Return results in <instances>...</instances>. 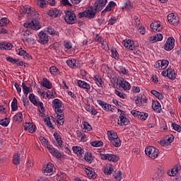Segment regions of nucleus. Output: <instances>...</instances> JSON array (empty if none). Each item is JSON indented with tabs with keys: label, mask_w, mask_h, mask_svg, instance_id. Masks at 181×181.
I'll use <instances>...</instances> for the list:
<instances>
[{
	"label": "nucleus",
	"mask_w": 181,
	"mask_h": 181,
	"mask_svg": "<svg viewBox=\"0 0 181 181\" xmlns=\"http://www.w3.org/2000/svg\"><path fill=\"white\" fill-rule=\"evenodd\" d=\"M26 16L28 19H35L39 16V13L34 8L28 6H23L20 9L19 18Z\"/></svg>",
	"instance_id": "1"
},
{
	"label": "nucleus",
	"mask_w": 181,
	"mask_h": 181,
	"mask_svg": "<svg viewBox=\"0 0 181 181\" xmlns=\"http://www.w3.org/2000/svg\"><path fill=\"white\" fill-rule=\"evenodd\" d=\"M145 152L151 159H156L159 156V150L153 146H148L146 148Z\"/></svg>",
	"instance_id": "2"
},
{
	"label": "nucleus",
	"mask_w": 181,
	"mask_h": 181,
	"mask_svg": "<svg viewBox=\"0 0 181 181\" xmlns=\"http://www.w3.org/2000/svg\"><path fill=\"white\" fill-rule=\"evenodd\" d=\"M64 21L68 25H73L77 21L76 14L73 11H67L65 13Z\"/></svg>",
	"instance_id": "3"
},
{
	"label": "nucleus",
	"mask_w": 181,
	"mask_h": 181,
	"mask_svg": "<svg viewBox=\"0 0 181 181\" xmlns=\"http://www.w3.org/2000/svg\"><path fill=\"white\" fill-rule=\"evenodd\" d=\"M78 18H88L89 19H93L95 18V12L94 11V7L91 6L88 10L79 13L78 14Z\"/></svg>",
	"instance_id": "4"
},
{
	"label": "nucleus",
	"mask_w": 181,
	"mask_h": 181,
	"mask_svg": "<svg viewBox=\"0 0 181 181\" xmlns=\"http://www.w3.org/2000/svg\"><path fill=\"white\" fill-rule=\"evenodd\" d=\"M32 18L30 22L24 23V28L26 29L30 28V29H34V30H39L40 29V24L36 20Z\"/></svg>",
	"instance_id": "5"
},
{
	"label": "nucleus",
	"mask_w": 181,
	"mask_h": 181,
	"mask_svg": "<svg viewBox=\"0 0 181 181\" xmlns=\"http://www.w3.org/2000/svg\"><path fill=\"white\" fill-rule=\"evenodd\" d=\"M23 40L25 43H32L35 39L32 37V33L26 28L25 30H23Z\"/></svg>",
	"instance_id": "6"
},
{
	"label": "nucleus",
	"mask_w": 181,
	"mask_h": 181,
	"mask_svg": "<svg viewBox=\"0 0 181 181\" xmlns=\"http://www.w3.org/2000/svg\"><path fill=\"white\" fill-rule=\"evenodd\" d=\"M117 86H119V88L120 89L122 88L126 91H128V90H131V84H129L124 78L117 79Z\"/></svg>",
	"instance_id": "7"
},
{
	"label": "nucleus",
	"mask_w": 181,
	"mask_h": 181,
	"mask_svg": "<svg viewBox=\"0 0 181 181\" xmlns=\"http://www.w3.org/2000/svg\"><path fill=\"white\" fill-rule=\"evenodd\" d=\"M100 158L103 160H107L110 162H118L119 157L114 154H103L100 153Z\"/></svg>",
	"instance_id": "8"
},
{
	"label": "nucleus",
	"mask_w": 181,
	"mask_h": 181,
	"mask_svg": "<svg viewBox=\"0 0 181 181\" xmlns=\"http://www.w3.org/2000/svg\"><path fill=\"white\" fill-rule=\"evenodd\" d=\"M156 69L158 70H165L168 66H169V61L168 60H158L155 64Z\"/></svg>",
	"instance_id": "9"
},
{
	"label": "nucleus",
	"mask_w": 181,
	"mask_h": 181,
	"mask_svg": "<svg viewBox=\"0 0 181 181\" xmlns=\"http://www.w3.org/2000/svg\"><path fill=\"white\" fill-rule=\"evenodd\" d=\"M38 37V42L41 45H46L47 42H49V36H47V34H46V33H43V31L39 33Z\"/></svg>",
	"instance_id": "10"
},
{
	"label": "nucleus",
	"mask_w": 181,
	"mask_h": 181,
	"mask_svg": "<svg viewBox=\"0 0 181 181\" xmlns=\"http://www.w3.org/2000/svg\"><path fill=\"white\" fill-rule=\"evenodd\" d=\"M168 21L171 25H178L180 20L179 16L175 15L173 13L168 14Z\"/></svg>",
	"instance_id": "11"
},
{
	"label": "nucleus",
	"mask_w": 181,
	"mask_h": 181,
	"mask_svg": "<svg viewBox=\"0 0 181 181\" xmlns=\"http://www.w3.org/2000/svg\"><path fill=\"white\" fill-rule=\"evenodd\" d=\"M175 47V38L168 37L164 46L165 50H172Z\"/></svg>",
	"instance_id": "12"
},
{
	"label": "nucleus",
	"mask_w": 181,
	"mask_h": 181,
	"mask_svg": "<svg viewBox=\"0 0 181 181\" xmlns=\"http://www.w3.org/2000/svg\"><path fill=\"white\" fill-rule=\"evenodd\" d=\"M107 5V0H98L95 2V12H100Z\"/></svg>",
	"instance_id": "13"
},
{
	"label": "nucleus",
	"mask_w": 181,
	"mask_h": 181,
	"mask_svg": "<svg viewBox=\"0 0 181 181\" xmlns=\"http://www.w3.org/2000/svg\"><path fill=\"white\" fill-rule=\"evenodd\" d=\"M132 115L134 117H137L139 119H142L143 121H145L146 118H148V113L141 112L139 111L132 110L131 112Z\"/></svg>",
	"instance_id": "14"
},
{
	"label": "nucleus",
	"mask_w": 181,
	"mask_h": 181,
	"mask_svg": "<svg viewBox=\"0 0 181 181\" xmlns=\"http://www.w3.org/2000/svg\"><path fill=\"white\" fill-rule=\"evenodd\" d=\"M122 45L126 47V49H129V50H134L135 49V46H134V41L131 40H125L122 42Z\"/></svg>",
	"instance_id": "15"
},
{
	"label": "nucleus",
	"mask_w": 181,
	"mask_h": 181,
	"mask_svg": "<svg viewBox=\"0 0 181 181\" xmlns=\"http://www.w3.org/2000/svg\"><path fill=\"white\" fill-rule=\"evenodd\" d=\"M42 170L44 175H45L46 176L50 175V173L53 172V164H52V163H49L46 167H44L42 168Z\"/></svg>",
	"instance_id": "16"
},
{
	"label": "nucleus",
	"mask_w": 181,
	"mask_h": 181,
	"mask_svg": "<svg viewBox=\"0 0 181 181\" xmlns=\"http://www.w3.org/2000/svg\"><path fill=\"white\" fill-rule=\"evenodd\" d=\"M24 129L25 131H28L30 134H33V132H35L36 130V126H35L33 124L25 123L24 125Z\"/></svg>",
	"instance_id": "17"
},
{
	"label": "nucleus",
	"mask_w": 181,
	"mask_h": 181,
	"mask_svg": "<svg viewBox=\"0 0 181 181\" xmlns=\"http://www.w3.org/2000/svg\"><path fill=\"white\" fill-rule=\"evenodd\" d=\"M47 148L49 149V152H50L53 156H55V158H62L63 155H62V153L59 152L57 149L49 146H47Z\"/></svg>",
	"instance_id": "18"
},
{
	"label": "nucleus",
	"mask_w": 181,
	"mask_h": 181,
	"mask_svg": "<svg viewBox=\"0 0 181 181\" xmlns=\"http://www.w3.org/2000/svg\"><path fill=\"white\" fill-rule=\"evenodd\" d=\"M48 15L52 18H57V16H60V15H62V11L57 8H54L49 11Z\"/></svg>",
	"instance_id": "19"
},
{
	"label": "nucleus",
	"mask_w": 181,
	"mask_h": 181,
	"mask_svg": "<svg viewBox=\"0 0 181 181\" xmlns=\"http://www.w3.org/2000/svg\"><path fill=\"white\" fill-rule=\"evenodd\" d=\"M151 28L153 32H160L162 30V27H160V23H158V21H154L151 24Z\"/></svg>",
	"instance_id": "20"
},
{
	"label": "nucleus",
	"mask_w": 181,
	"mask_h": 181,
	"mask_svg": "<svg viewBox=\"0 0 181 181\" xmlns=\"http://www.w3.org/2000/svg\"><path fill=\"white\" fill-rule=\"evenodd\" d=\"M86 173L89 179H94V177H95V171H94V168L90 167L86 168Z\"/></svg>",
	"instance_id": "21"
},
{
	"label": "nucleus",
	"mask_w": 181,
	"mask_h": 181,
	"mask_svg": "<svg viewBox=\"0 0 181 181\" xmlns=\"http://www.w3.org/2000/svg\"><path fill=\"white\" fill-rule=\"evenodd\" d=\"M103 172L105 175H111L114 172V168L112 164H106L103 168Z\"/></svg>",
	"instance_id": "22"
},
{
	"label": "nucleus",
	"mask_w": 181,
	"mask_h": 181,
	"mask_svg": "<svg viewBox=\"0 0 181 181\" xmlns=\"http://www.w3.org/2000/svg\"><path fill=\"white\" fill-rule=\"evenodd\" d=\"M162 39H163V35H162V34L160 33L156 34V35H153L149 37L150 42H160Z\"/></svg>",
	"instance_id": "23"
},
{
	"label": "nucleus",
	"mask_w": 181,
	"mask_h": 181,
	"mask_svg": "<svg viewBox=\"0 0 181 181\" xmlns=\"http://www.w3.org/2000/svg\"><path fill=\"white\" fill-rule=\"evenodd\" d=\"M98 103L100 107L105 110V111H110L111 110V105L103 101V100H98Z\"/></svg>",
	"instance_id": "24"
},
{
	"label": "nucleus",
	"mask_w": 181,
	"mask_h": 181,
	"mask_svg": "<svg viewBox=\"0 0 181 181\" xmlns=\"http://www.w3.org/2000/svg\"><path fill=\"white\" fill-rule=\"evenodd\" d=\"M152 108L156 112H160V111H162V106H160V103L158 101H153Z\"/></svg>",
	"instance_id": "25"
},
{
	"label": "nucleus",
	"mask_w": 181,
	"mask_h": 181,
	"mask_svg": "<svg viewBox=\"0 0 181 181\" xmlns=\"http://www.w3.org/2000/svg\"><path fill=\"white\" fill-rule=\"evenodd\" d=\"M120 123L119 125H128L129 124V120L125 117V115L121 114L119 116Z\"/></svg>",
	"instance_id": "26"
},
{
	"label": "nucleus",
	"mask_w": 181,
	"mask_h": 181,
	"mask_svg": "<svg viewBox=\"0 0 181 181\" xmlns=\"http://www.w3.org/2000/svg\"><path fill=\"white\" fill-rule=\"evenodd\" d=\"M42 87H45V88H48V90H50L52 88V83H50V81L47 80V78H43Z\"/></svg>",
	"instance_id": "27"
},
{
	"label": "nucleus",
	"mask_w": 181,
	"mask_h": 181,
	"mask_svg": "<svg viewBox=\"0 0 181 181\" xmlns=\"http://www.w3.org/2000/svg\"><path fill=\"white\" fill-rule=\"evenodd\" d=\"M1 50H11L12 49V44L4 42L3 44H0Z\"/></svg>",
	"instance_id": "28"
},
{
	"label": "nucleus",
	"mask_w": 181,
	"mask_h": 181,
	"mask_svg": "<svg viewBox=\"0 0 181 181\" xmlns=\"http://www.w3.org/2000/svg\"><path fill=\"white\" fill-rule=\"evenodd\" d=\"M95 40L96 42H101L103 49H104L105 50H108V47H105V46H108V44H107V42H102L101 40H103V38L97 35L95 38Z\"/></svg>",
	"instance_id": "29"
},
{
	"label": "nucleus",
	"mask_w": 181,
	"mask_h": 181,
	"mask_svg": "<svg viewBox=\"0 0 181 181\" xmlns=\"http://www.w3.org/2000/svg\"><path fill=\"white\" fill-rule=\"evenodd\" d=\"M73 151L74 153H76V155H78V156H81V155L84 153V150H83L80 146L73 147Z\"/></svg>",
	"instance_id": "30"
},
{
	"label": "nucleus",
	"mask_w": 181,
	"mask_h": 181,
	"mask_svg": "<svg viewBox=\"0 0 181 181\" xmlns=\"http://www.w3.org/2000/svg\"><path fill=\"white\" fill-rule=\"evenodd\" d=\"M110 143L113 145V146H115V148L121 146V139H119L118 136L110 141Z\"/></svg>",
	"instance_id": "31"
},
{
	"label": "nucleus",
	"mask_w": 181,
	"mask_h": 181,
	"mask_svg": "<svg viewBox=\"0 0 181 181\" xmlns=\"http://www.w3.org/2000/svg\"><path fill=\"white\" fill-rule=\"evenodd\" d=\"M107 136H108V139L109 141H112L113 139H116L118 135L117 134V133H115V132L114 131H108L107 132Z\"/></svg>",
	"instance_id": "32"
},
{
	"label": "nucleus",
	"mask_w": 181,
	"mask_h": 181,
	"mask_svg": "<svg viewBox=\"0 0 181 181\" xmlns=\"http://www.w3.org/2000/svg\"><path fill=\"white\" fill-rule=\"evenodd\" d=\"M78 86L81 88H85L86 90H90V85L83 81H78Z\"/></svg>",
	"instance_id": "33"
},
{
	"label": "nucleus",
	"mask_w": 181,
	"mask_h": 181,
	"mask_svg": "<svg viewBox=\"0 0 181 181\" xmlns=\"http://www.w3.org/2000/svg\"><path fill=\"white\" fill-rule=\"evenodd\" d=\"M13 163L16 165H19V163H21V156L19 155V153L14 154L13 158Z\"/></svg>",
	"instance_id": "34"
},
{
	"label": "nucleus",
	"mask_w": 181,
	"mask_h": 181,
	"mask_svg": "<svg viewBox=\"0 0 181 181\" xmlns=\"http://www.w3.org/2000/svg\"><path fill=\"white\" fill-rule=\"evenodd\" d=\"M167 173L168 176H176L179 173V169L177 167H174L171 170H168Z\"/></svg>",
	"instance_id": "35"
},
{
	"label": "nucleus",
	"mask_w": 181,
	"mask_h": 181,
	"mask_svg": "<svg viewBox=\"0 0 181 181\" xmlns=\"http://www.w3.org/2000/svg\"><path fill=\"white\" fill-rule=\"evenodd\" d=\"M168 78H170V80H175V78H176V73H175V70L168 69Z\"/></svg>",
	"instance_id": "36"
},
{
	"label": "nucleus",
	"mask_w": 181,
	"mask_h": 181,
	"mask_svg": "<svg viewBox=\"0 0 181 181\" xmlns=\"http://www.w3.org/2000/svg\"><path fill=\"white\" fill-rule=\"evenodd\" d=\"M54 136L59 145V146H62V145H63V141H62V137H60V135L59 134V133L55 132L54 133Z\"/></svg>",
	"instance_id": "37"
},
{
	"label": "nucleus",
	"mask_w": 181,
	"mask_h": 181,
	"mask_svg": "<svg viewBox=\"0 0 181 181\" xmlns=\"http://www.w3.org/2000/svg\"><path fill=\"white\" fill-rule=\"evenodd\" d=\"M57 180L59 181H67V175L64 173L59 174L57 177Z\"/></svg>",
	"instance_id": "38"
},
{
	"label": "nucleus",
	"mask_w": 181,
	"mask_h": 181,
	"mask_svg": "<svg viewBox=\"0 0 181 181\" xmlns=\"http://www.w3.org/2000/svg\"><path fill=\"white\" fill-rule=\"evenodd\" d=\"M22 118H23V115H22V112H18L13 117V121H16V122H21Z\"/></svg>",
	"instance_id": "39"
},
{
	"label": "nucleus",
	"mask_w": 181,
	"mask_h": 181,
	"mask_svg": "<svg viewBox=\"0 0 181 181\" xmlns=\"http://www.w3.org/2000/svg\"><path fill=\"white\" fill-rule=\"evenodd\" d=\"M52 104H54V110L57 108H62V101H60L59 99H54L52 102Z\"/></svg>",
	"instance_id": "40"
},
{
	"label": "nucleus",
	"mask_w": 181,
	"mask_h": 181,
	"mask_svg": "<svg viewBox=\"0 0 181 181\" xmlns=\"http://www.w3.org/2000/svg\"><path fill=\"white\" fill-rule=\"evenodd\" d=\"M28 98H29L30 101H31L33 103V104H34V105H39V101H37V100H36V97H35V95L30 94L28 96Z\"/></svg>",
	"instance_id": "41"
},
{
	"label": "nucleus",
	"mask_w": 181,
	"mask_h": 181,
	"mask_svg": "<svg viewBox=\"0 0 181 181\" xmlns=\"http://www.w3.org/2000/svg\"><path fill=\"white\" fill-rule=\"evenodd\" d=\"M93 80L95 81V83H96L97 86H98V87H101V86H103V79L98 77V76H95L93 77Z\"/></svg>",
	"instance_id": "42"
},
{
	"label": "nucleus",
	"mask_w": 181,
	"mask_h": 181,
	"mask_svg": "<svg viewBox=\"0 0 181 181\" xmlns=\"http://www.w3.org/2000/svg\"><path fill=\"white\" fill-rule=\"evenodd\" d=\"M11 110L12 111L18 110V100H16V98H14L13 100L11 103Z\"/></svg>",
	"instance_id": "43"
},
{
	"label": "nucleus",
	"mask_w": 181,
	"mask_h": 181,
	"mask_svg": "<svg viewBox=\"0 0 181 181\" xmlns=\"http://www.w3.org/2000/svg\"><path fill=\"white\" fill-rule=\"evenodd\" d=\"M151 94H153V95H155V97L158 98V100H163V95L160 94L159 92L153 90H151Z\"/></svg>",
	"instance_id": "44"
},
{
	"label": "nucleus",
	"mask_w": 181,
	"mask_h": 181,
	"mask_svg": "<svg viewBox=\"0 0 181 181\" xmlns=\"http://www.w3.org/2000/svg\"><path fill=\"white\" fill-rule=\"evenodd\" d=\"M82 125L83 127V129H85V132L91 131V129H93V127H91V125H90V124H88V122H83Z\"/></svg>",
	"instance_id": "45"
},
{
	"label": "nucleus",
	"mask_w": 181,
	"mask_h": 181,
	"mask_svg": "<svg viewBox=\"0 0 181 181\" xmlns=\"http://www.w3.org/2000/svg\"><path fill=\"white\" fill-rule=\"evenodd\" d=\"M44 122H45V124L47 127H49V128H52V129H54V127H53V124H52V122H50V117L45 118Z\"/></svg>",
	"instance_id": "46"
},
{
	"label": "nucleus",
	"mask_w": 181,
	"mask_h": 181,
	"mask_svg": "<svg viewBox=\"0 0 181 181\" xmlns=\"http://www.w3.org/2000/svg\"><path fill=\"white\" fill-rule=\"evenodd\" d=\"M22 87H23V91L24 94L28 95V94L29 93H30V88L26 86V85H25V83H22Z\"/></svg>",
	"instance_id": "47"
},
{
	"label": "nucleus",
	"mask_w": 181,
	"mask_h": 181,
	"mask_svg": "<svg viewBox=\"0 0 181 181\" xmlns=\"http://www.w3.org/2000/svg\"><path fill=\"white\" fill-rule=\"evenodd\" d=\"M66 64L69 66L71 69H74V67H76V60L75 59H69L66 61Z\"/></svg>",
	"instance_id": "48"
},
{
	"label": "nucleus",
	"mask_w": 181,
	"mask_h": 181,
	"mask_svg": "<svg viewBox=\"0 0 181 181\" xmlns=\"http://www.w3.org/2000/svg\"><path fill=\"white\" fill-rule=\"evenodd\" d=\"M90 145L92 146H94L95 148H98V146H103V141H92L90 143Z\"/></svg>",
	"instance_id": "49"
},
{
	"label": "nucleus",
	"mask_w": 181,
	"mask_h": 181,
	"mask_svg": "<svg viewBox=\"0 0 181 181\" xmlns=\"http://www.w3.org/2000/svg\"><path fill=\"white\" fill-rule=\"evenodd\" d=\"M37 6H40V8H45L47 4L46 3V1L45 0H37Z\"/></svg>",
	"instance_id": "50"
},
{
	"label": "nucleus",
	"mask_w": 181,
	"mask_h": 181,
	"mask_svg": "<svg viewBox=\"0 0 181 181\" xmlns=\"http://www.w3.org/2000/svg\"><path fill=\"white\" fill-rule=\"evenodd\" d=\"M9 23V20L6 18H3L0 20V26H6Z\"/></svg>",
	"instance_id": "51"
},
{
	"label": "nucleus",
	"mask_w": 181,
	"mask_h": 181,
	"mask_svg": "<svg viewBox=\"0 0 181 181\" xmlns=\"http://www.w3.org/2000/svg\"><path fill=\"white\" fill-rule=\"evenodd\" d=\"M122 9H126L127 11H131V9H132V6H131V1H127L124 4V6L122 7Z\"/></svg>",
	"instance_id": "52"
},
{
	"label": "nucleus",
	"mask_w": 181,
	"mask_h": 181,
	"mask_svg": "<svg viewBox=\"0 0 181 181\" xmlns=\"http://www.w3.org/2000/svg\"><path fill=\"white\" fill-rule=\"evenodd\" d=\"M84 159L85 160H87V162L91 163V160H93V156H91V153H86Z\"/></svg>",
	"instance_id": "53"
},
{
	"label": "nucleus",
	"mask_w": 181,
	"mask_h": 181,
	"mask_svg": "<svg viewBox=\"0 0 181 181\" xmlns=\"http://www.w3.org/2000/svg\"><path fill=\"white\" fill-rule=\"evenodd\" d=\"M165 139L167 144H172V142H173V140L175 139V137L173 136V135L170 134L167 136Z\"/></svg>",
	"instance_id": "54"
},
{
	"label": "nucleus",
	"mask_w": 181,
	"mask_h": 181,
	"mask_svg": "<svg viewBox=\"0 0 181 181\" xmlns=\"http://www.w3.org/2000/svg\"><path fill=\"white\" fill-rule=\"evenodd\" d=\"M0 125H2V127H8V125H9V121L7 118L1 119L0 120Z\"/></svg>",
	"instance_id": "55"
},
{
	"label": "nucleus",
	"mask_w": 181,
	"mask_h": 181,
	"mask_svg": "<svg viewBox=\"0 0 181 181\" xmlns=\"http://www.w3.org/2000/svg\"><path fill=\"white\" fill-rule=\"evenodd\" d=\"M172 127H173V129H175V131H177L178 132H180V131H181L180 125L177 124L175 123H173Z\"/></svg>",
	"instance_id": "56"
},
{
	"label": "nucleus",
	"mask_w": 181,
	"mask_h": 181,
	"mask_svg": "<svg viewBox=\"0 0 181 181\" xmlns=\"http://www.w3.org/2000/svg\"><path fill=\"white\" fill-rule=\"evenodd\" d=\"M112 57H114V59H119V55L118 54V52L115 49H112Z\"/></svg>",
	"instance_id": "57"
},
{
	"label": "nucleus",
	"mask_w": 181,
	"mask_h": 181,
	"mask_svg": "<svg viewBox=\"0 0 181 181\" xmlns=\"http://www.w3.org/2000/svg\"><path fill=\"white\" fill-rule=\"evenodd\" d=\"M57 71H59V69L56 66H51L49 68V72L51 74H54L55 73H57Z\"/></svg>",
	"instance_id": "58"
},
{
	"label": "nucleus",
	"mask_w": 181,
	"mask_h": 181,
	"mask_svg": "<svg viewBox=\"0 0 181 181\" xmlns=\"http://www.w3.org/2000/svg\"><path fill=\"white\" fill-rule=\"evenodd\" d=\"M38 107L40 108L39 109V111L40 112V114H43L44 111H45V107H43V103L38 102Z\"/></svg>",
	"instance_id": "59"
},
{
	"label": "nucleus",
	"mask_w": 181,
	"mask_h": 181,
	"mask_svg": "<svg viewBox=\"0 0 181 181\" xmlns=\"http://www.w3.org/2000/svg\"><path fill=\"white\" fill-rule=\"evenodd\" d=\"M64 46L65 49H68V50L71 49V47H72L71 43H70L69 42H64Z\"/></svg>",
	"instance_id": "60"
},
{
	"label": "nucleus",
	"mask_w": 181,
	"mask_h": 181,
	"mask_svg": "<svg viewBox=\"0 0 181 181\" xmlns=\"http://www.w3.org/2000/svg\"><path fill=\"white\" fill-rule=\"evenodd\" d=\"M47 33L49 35H57V33L54 31L52 28H48L47 30Z\"/></svg>",
	"instance_id": "61"
},
{
	"label": "nucleus",
	"mask_w": 181,
	"mask_h": 181,
	"mask_svg": "<svg viewBox=\"0 0 181 181\" xmlns=\"http://www.w3.org/2000/svg\"><path fill=\"white\" fill-rule=\"evenodd\" d=\"M34 165L35 164L33 163V161L32 160H28L27 166H28V168H29V169H32V168H33Z\"/></svg>",
	"instance_id": "62"
},
{
	"label": "nucleus",
	"mask_w": 181,
	"mask_h": 181,
	"mask_svg": "<svg viewBox=\"0 0 181 181\" xmlns=\"http://www.w3.org/2000/svg\"><path fill=\"white\" fill-rule=\"evenodd\" d=\"M137 29H139V33H141V35H145V33H146L145 27H142L141 25Z\"/></svg>",
	"instance_id": "63"
},
{
	"label": "nucleus",
	"mask_w": 181,
	"mask_h": 181,
	"mask_svg": "<svg viewBox=\"0 0 181 181\" xmlns=\"http://www.w3.org/2000/svg\"><path fill=\"white\" fill-rule=\"evenodd\" d=\"M136 104L137 106H139L141 104H142V99L140 97H137L136 98Z\"/></svg>",
	"instance_id": "64"
}]
</instances>
